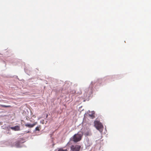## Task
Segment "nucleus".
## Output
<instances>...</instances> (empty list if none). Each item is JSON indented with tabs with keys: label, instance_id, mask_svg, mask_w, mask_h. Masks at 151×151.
<instances>
[{
	"label": "nucleus",
	"instance_id": "obj_1",
	"mask_svg": "<svg viewBox=\"0 0 151 151\" xmlns=\"http://www.w3.org/2000/svg\"><path fill=\"white\" fill-rule=\"evenodd\" d=\"M83 135L82 132H78L77 134H75L72 137L70 138V140L74 142H77L81 140Z\"/></svg>",
	"mask_w": 151,
	"mask_h": 151
},
{
	"label": "nucleus",
	"instance_id": "obj_9",
	"mask_svg": "<svg viewBox=\"0 0 151 151\" xmlns=\"http://www.w3.org/2000/svg\"><path fill=\"white\" fill-rule=\"evenodd\" d=\"M1 106L2 107H9L10 106H6V105H1Z\"/></svg>",
	"mask_w": 151,
	"mask_h": 151
},
{
	"label": "nucleus",
	"instance_id": "obj_12",
	"mask_svg": "<svg viewBox=\"0 0 151 151\" xmlns=\"http://www.w3.org/2000/svg\"><path fill=\"white\" fill-rule=\"evenodd\" d=\"M47 116H48V115H47V116H46V117H47Z\"/></svg>",
	"mask_w": 151,
	"mask_h": 151
},
{
	"label": "nucleus",
	"instance_id": "obj_8",
	"mask_svg": "<svg viewBox=\"0 0 151 151\" xmlns=\"http://www.w3.org/2000/svg\"><path fill=\"white\" fill-rule=\"evenodd\" d=\"M58 151H68V150L67 149L64 150L62 148L59 149Z\"/></svg>",
	"mask_w": 151,
	"mask_h": 151
},
{
	"label": "nucleus",
	"instance_id": "obj_2",
	"mask_svg": "<svg viewBox=\"0 0 151 151\" xmlns=\"http://www.w3.org/2000/svg\"><path fill=\"white\" fill-rule=\"evenodd\" d=\"M94 126L97 129L101 131L103 128L102 124L99 121H95L94 122Z\"/></svg>",
	"mask_w": 151,
	"mask_h": 151
},
{
	"label": "nucleus",
	"instance_id": "obj_10",
	"mask_svg": "<svg viewBox=\"0 0 151 151\" xmlns=\"http://www.w3.org/2000/svg\"><path fill=\"white\" fill-rule=\"evenodd\" d=\"M85 135H86V136H89L90 135V133L89 132H88L86 133L85 134Z\"/></svg>",
	"mask_w": 151,
	"mask_h": 151
},
{
	"label": "nucleus",
	"instance_id": "obj_7",
	"mask_svg": "<svg viewBox=\"0 0 151 151\" xmlns=\"http://www.w3.org/2000/svg\"><path fill=\"white\" fill-rule=\"evenodd\" d=\"M41 129V125H39L37 127H36L35 128V131H40Z\"/></svg>",
	"mask_w": 151,
	"mask_h": 151
},
{
	"label": "nucleus",
	"instance_id": "obj_6",
	"mask_svg": "<svg viewBox=\"0 0 151 151\" xmlns=\"http://www.w3.org/2000/svg\"><path fill=\"white\" fill-rule=\"evenodd\" d=\"M10 128L14 131H19L20 130V127L18 125H16L14 127H12Z\"/></svg>",
	"mask_w": 151,
	"mask_h": 151
},
{
	"label": "nucleus",
	"instance_id": "obj_3",
	"mask_svg": "<svg viewBox=\"0 0 151 151\" xmlns=\"http://www.w3.org/2000/svg\"><path fill=\"white\" fill-rule=\"evenodd\" d=\"M81 147V146L80 145H72L71 147L70 148L72 151H79Z\"/></svg>",
	"mask_w": 151,
	"mask_h": 151
},
{
	"label": "nucleus",
	"instance_id": "obj_11",
	"mask_svg": "<svg viewBox=\"0 0 151 151\" xmlns=\"http://www.w3.org/2000/svg\"><path fill=\"white\" fill-rule=\"evenodd\" d=\"M29 132H30L29 131H28V132H26V133H29Z\"/></svg>",
	"mask_w": 151,
	"mask_h": 151
},
{
	"label": "nucleus",
	"instance_id": "obj_5",
	"mask_svg": "<svg viewBox=\"0 0 151 151\" xmlns=\"http://www.w3.org/2000/svg\"><path fill=\"white\" fill-rule=\"evenodd\" d=\"M95 112L94 111H89L88 115L92 118L93 119L95 117Z\"/></svg>",
	"mask_w": 151,
	"mask_h": 151
},
{
	"label": "nucleus",
	"instance_id": "obj_4",
	"mask_svg": "<svg viewBox=\"0 0 151 151\" xmlns=\"http://www.w3.org/2000/svg\"><path fill=\"white\" fill-rule=\"evenodd\" d=\"M37 122H35L32 124L27 123L25 125V126L27 127L31 128L37 125Z\"/></svg>",
	"mask_w": 151,
	"mask_h": 151
}]
</instances>
